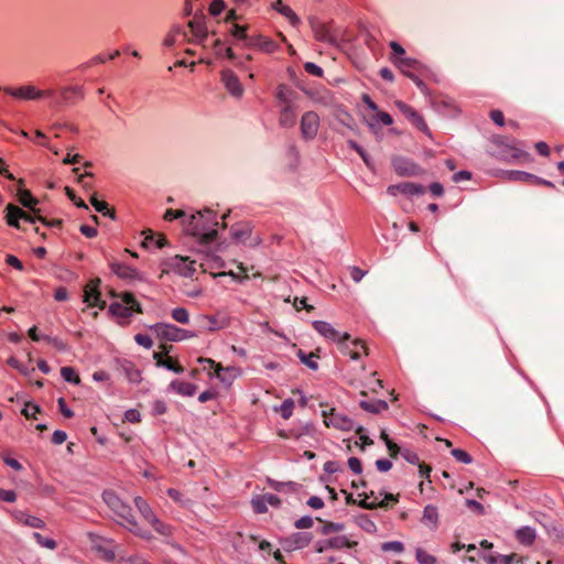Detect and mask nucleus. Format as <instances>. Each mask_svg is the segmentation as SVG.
Returning <instances> with one entry per match:
<instances>
[{
    "mask_svg": "<svg viewBox=\"0 0 564 564\" xmlns=\"http://www.w3.org/2000/svg\"><path fill=\"white\" fill-rule=\"evenodd\" d=\"M217 214L210 209L192 215L186 227L188 235L196 237L203 243H210L217 238Z\"/></svg>",
    "mask_w": 564,
    "mask_h": 564,
    "instance_id": "nucleus-1",
    "label": "nucleus"
},
{
    "mask_svg": "<svg viewBox=\"0 0 564 564\" xmlns=\"http://www.w3.org/2000/svg\"><path fill=\"white\" fill-rule=\"evenodd\" d=\"M102 500L122 520L120 522L123 527H126L131 533L134 535L142 538L144 540H150V532L140 528L134 516L132 514V509L130 506L124 503L116 492L111 490H106L102 494Z\"/></svg>",
    "mask_w": 564,
    "mask_h": 564,
    "instance_id": "nucleus-2",
    "label": "nucleus"
},
{
    "mask_svg": "<svg viewBox=\"0 0 564 564\" xmlns=\"http://www.w3.org/2000/svg\"><path fill=\"white\" fill-rule=\"evenodd\" d=\"M112 296H117L113 292ZM120 302H112L109 305L108 312L117 318L118 323L122 326L130 324V318L133 313H142L141 304L135 300L132 293L124 292L118 295Z\"/></svg>",
    "mask_w": 564,
    "mask_h": 564,
    "instance_id": "nucleus-3",
    "label": "nucleus"
},
{
    "mask_svg": "<svg viewBox=\"0 0 564 564\" xmlns=\"http://www.w3.org/2000/svg\"><path fill=\"white\" fill-rule=\"evenodd\" d=\"M0 91L12 97L18 101H37L55 96L54 88L41 89L34 84H24L21 86H0Z\"/></svg>",
    "mask_w": 564,
    "mask_h": 564,
    "instance_id": "nucleus-4",
    "label": "nucleus"
},
{
    "mask_svg": "<svg viewBox=\"0 0 564 564\" xmlns=\"http://www.w3.org/2000/svg\"><path fill=\"white\" fill-rule=\"evenodd\" d=\"M85 98V90L82 85L62 86L55 89V96L48 97L50 105L54 108L75 106Z\"/></svg>",
    "mask_w": 564,
    "mask_h": 564,
    "instance_id": "nucleus-5",
    "label": "nucleus"
},
{
    "mask_svg": "<svg viewBox=\"0 0 564 564\" xmlns=\"http://www.w3.org/2000/svg\"><path fill=\"white\" fill-rule=\"evenodd\" d=\"M150 329L156 335L159 339L166 341L178 343L197 337L196 332L184 329L170 323H156L150 326Z\"/></svg>",
    "mask_w": 564,
    "mask_h": 564,
    "instance_id": "nucleus-6",
    "label": "nucleus"
},
{
    "mask_svg": "<svg viewBox=\"0 0 564 564\" xmlns=\"http://www.w3.org/2000/svg\"><path fill=\"white\" fill-rule=\"evenodd\" d=\"M134 505L141 517L153 528V530L162 536H171L173 534V527L161 521L147 502L145 499L138 496L134 498Z\"/></svg>",
    "mask_w": 564,
    "mask_h": 564,
    "instance_id": "nucleus-7",
    "label": "nucleus"
},
{
    "mask_svg": "<svg viewBox=\"0 0 564 564\" xmlns=\"http://www.w3.org/2000/svg\"><path fill=\"white\" fill-rule=\"evenodd\" d=\"M324 424L327 427H334L339 431L349 432L354 430V421L343 412H338L335 408H328L322 411Z\"/></svg>",
    "mask_w": 564,
    "mask_h": 564,
    "instance_id": "nucleus-8",
    "label": "nucleus"
},
{
    "mask_svg": "<svg viewBox=\"0 0 564 564\" xmlns=\"http://www.w3.org/2000/svg\"><path fill=\"white\" fill-rule=\"evenodd\" d=\"M202 329L214 333L226 329L231 324L230 316L224 311H217L213 315L204 314L198 317Z\"/></svg>",
    "mask_w": 564,
    "mask_h": 564,
    "instance_id": "nucleus-9",
    "label": "nucleus"
},
{
    "mask_svg": "<svg viewBox=\"0 0 564 564\" xmlns=\"http://www.w3.org/2000/svg\"><path fill=\"white\" fill-rule=\"evenodd\" d=\"M339 350L349 356L352 360H358L361 355H368L366 344L360 339H351L348 333H344L339 341H337Z\"/></svg>",
    "mask_w": 564,
    "mask_h": 564,
    "instance_id": "nucleus-10",
    "label": "nucleus"
},
{
    "mask_svg": "<svg viewBox=\"0 0 564 564\" xmlns=\"http://www.w3.org/2000/svg\"><path fill=\"white\" fill-rule=\"evenodd\" d=\"M100 282L99 278L91 279L84 288L83 301L88 307H98L99 310H104L106 307V301L101 299V293L99 291Z\"/></svg>",
    "mask_w": 564,
    "mask_h": 564,
    "instance_id": "nucleus-11",
    "label": "nucleus"
},
{
    "mask_svg": "<svg viewBox=\"0 0 564 564\" xmlns=\"http://www.w3.org/2000/svg\"><path fill=\"white\" fill-rule=\"evenodd\" d=\"M319 129V116L315 111H306L300 121L301 135L304 140H314Z\"/></svg>",
    "mask_w": 564,
    "mask_h": 564,
    "instance_id": "nucleus-12",
    "label": "nucleus"
},
{
    "mask_svg": "<svg viewBox=\"0 0 564 564\" xmlns=\"http://www.w3.org/2000/svg\"><path fill=\"white\" fill-rule=\"evenodd\" d=\"M310 24L316 41L329 45L337 44L338 36L332 31L330 25L323 23L316 19H311Z\"/></svg>",
    "mask_w": 564,
    "mask_h": 564,
    "instance_id": "nucleus-13",
    "label": "nucleus"
},
{
    "mask_svg": "<svg viewBox=\"0 0 564 564\" xmlns=\"http://www.w3.org/2000/svg\"><path fill=\"white\" fill-rule=\"evenodd\" d=\"M39 216L40 215L37 213H34V215H30L13 204H8L7 206V223L9 226L14 227L17 229L20 228L19 220L22 219L26 223L35 224L36 221H39Z\"/></svg>",
    "mask_w": 564,
    "mask_h": 564,
    "instance_id": "nucleus-14",
    "label": "nucleus"
},
{
    "mask_svg": "<svg viewBox=\"0 0 564 564\" xmlns=\"http://www.w3.org/2000/svg\"><path fill=\"white\" fill-rule=\"evenodd\" d=\"M395 173L400 176H417L423 170L415 162L405 158H395L392 161Z\"/></svg>",
    "mask_w": 564,
    "mask_h": 564,
    "instance_id": "nucleus-15",
    "label": "nucleus"
},
{
    "mask_svg": "<svg viewBox=\"0 0 564 564\" xmlns=\"http://www.w3.org/2000/svg\"><path fill=\"white\" fill-rule=\"evenodd\" d=\"M352 543L345 535H337L326 540H322L316 542L315 550L318 553H323L327 550H341V549H350Z\"/></svg>",
    "mask_w": 564,
    "mask_h": 564,
    "instance_id": "nucleus-16",
    "label": "nucleus"
},
{
    "mask_svg": "<svg viewBox=\"0 0 564 564\" xmlns=\"http://www.w3.org/2000/svg\"><path fill=\"white\" fill-rule=\"evenodd\" d=\"M312 541V533L310 532H295L290 536L285 538L282 542V546L285 551L300 550L307 546Z\"/></svg>",
    "mask_w": 564,
    "mask_h": 564,
    "instance_id": "nucleus-17",
    "label": "nucleus"
},
{
    "mask_svg": "<svg viewBox=\"0 0 564 564\" xmlns=\"http://www.w3.org/2000/svg\"><path fill=\"white\" fill-rule=\"evenodd\" d=\"M387 193L389 195L395 196L398 193H401L405 196H415L424 193V187L421 184L412 183V182H402L399 184H393L388 186Z\"/></svg>",
    "mask_w": 564,
    "mask_h": 564,
    "instance_id": "nucleus-18",
    "label": "nucleus"
},
{
    "mask_svg": "<svg viewBox=\"0 0 564 564\" xmlns=\"http://www.w3.org/2000/svg\"><path fill=\"white\" fill-rule=\"evenodd\" d=\"M221 82L226 89L235 97H241L243 94L242 85L237 75L231 69L221 72Z\"/></svg>",
    "mask_w": 564,
    "mask_h": 564,
    "instance_id": "nucleus-19",
    "label": "nucleus"
},
{
    "mask_svg": "<svg viewBox=\"0 0 564 564\" xmlns=\"http://www.w3.org/2000/svg\"><path fill=\"white\" fill-rule=\"evenodd\" d=\"M249 47L258 48L267 54L274 53L279 50L278 43H275L272 39L261 34L250 37Z\"/></svg>",
    "mask_w": 564,
    "mask_h": 564,
    "instance_id": "nucleus-20",
    "label": "nucleus"
},
{
    "mask_svg": "<svg viewBox=\"0 0 564 564\" xmlns=\"http://www.w3.org/2000/svg\"><path fill=\"white\" fill-rule=\"evenodd\" d=\"M313 328L325 339L334 343L339 341L343 336V334L335 329L332 324L325 321H314Z\"/></svg>",
    "mask_w": 564,
    "mask_h": 564,
    "instance_id": "nucleus-21",
    "label": "nucleus"
},
{
    "mask_svg": "<svg viewBox=\"0 0 564 564\" xmlns=\"http://www.w3.org/2000/svg\"><path fill=\"white\" fill-rule=\"evenodd\" d=\"M110 269L118 278L122 280H140V273L135 268H132L122 262H111Z\"/></svg>",
    "mask_w": 564,
    "mask_h": 564,
    "instance_id": "nucleus-22",
    "label": "nucleus"
},
{
    "mask_svg": "<svg viewBox=\"0 0 564 564\" xmlns=\"http://www.w3.org/2000/svg\"><path fill=\"white\" fill-rule=\"evenodd\" d=\"M18 185H19V188H18L17 196H18L19 202L24 207L29 208L31 212L39 213V209L35 208L39 200L32 195V193L29 189L23 188L24 181L22 178H20L18 181Z\"/></svg>",
    "mask_w": 564,
    "mask_h": 564,
    "instance_id": "nucleus-23",
    "label": "nucleus"
},
{
    "mask_svg": "<svg viewBox=\"0 0 564 564\" xmlns=\"http://www.w3.org/2000/svg\"><path fill=\"white\" fill-rule=\"evenodd\" d=\"M406 77H411L421 67V63L412 57L404 56L401 59H394L393 64Z\"/></svg>",
    "mask_w": 564,
    "mask_h": 564,
    "instance_id": "nucleus-24",
    "label": "nucleus"
},
{
    "mask_svg": "<svg viewBox=\"0 0 564 564\" xmlns=\"http://www.w3.org/2000/svg\"><path fill=\"white\" fill-rule=\"evenodd\" d=\"M279 123L283 128H293L296 123L294 104L280 106Z\"/></svg>",
    "mask_w": 564,
    "mask_h": 564,
    "instance_id": "nucleus-25",
    "label": "nucleus"
},
{
    "mask_svg": "<svg viewBox=\"0 0 564 564\" xmlns=\"http://www.w3.org/2000/svg\"><path fill=\"white\" fill-rule=\"evenodd\" d=\"M421 522L432 530H436L440 522L438 509L434 505H426L423 510Z\"/></svg>",
    "mask_w": 564,
    "mask_h": 564,
    "instance_id": "nucleus-26",
    "label": "nucleus"
},
{
    "mask_svg": "<svg viewBox=\"0 0 564 564\" xmlns=\"http://www.w3.org/2000/svg\"><path fill=\"white\" fill-rule=\"evenodd\" d=\"M272 9L285 17L292 26L297 28L301 24V20L297 14L291 7L284 4L282 0H275L272 3Z\"/></svg>",
    "mask_w": 564,
    "mask_h": 564,
    "instance_id": "nucleus-27",
    "label": "nucleus"
},
{
    "mask_svg": "<svg viewBox=\"0 0 564 564\" xmlns=\"http://www.w3.org/2000/svg\"><path fill=\"white\" fill-rule=\"evenodd\" d=\"M169 389L183 397H193L197 391V386L183 380H173Z\"/></svg>",
    "mask_w": 564,
    "mask_h": 564,
    "instance_id": "nucleus-28",
    "label": "nucleus"
},
{
    "mask_svg": "<svg viewBox=\"0 0 564 564\" xmlns=\"http://www.w3.org/2000/svg\"><path fill=\"white\" fill-rule=\"evenodd\" d=\"M296 93L285 84H280L275 90V98L280 106L294 104Z\"/></svg>",
    "mask_w": 564,
    "mask_h": 564,
    "instance_id": "nucleus-29",
    "label": "nucleus"
},
{
    "mask_svg": "<svg viewBox=\"0 0 564 564\" xmlns=\"http://www.w3.org/2000/svg\"><path fill=\"white\" fill-rule=\"evenodd\" d=\"M188 28L197 43H202L207 39V28L204 21L195 19L191 20L188 22Z\"/></svg>",
    "mask_w": 564,
    "mask_h": 564,
    "instance_id": "nucleus-30",
    "label": "nucleus"
},
{
    "mask_svg": "<svg viewBox=\"0 0 564 564\" xmlns=\"http://www.w3.org/2000/svg\"><path fill=\"white\" fill-rule=\"evenodd\" d=\"M15 519L18 520V522H20L26 527H30V528H34V529L45 528V522L41 518L28 514L22 511L17 512Z\"/></svg>",
    "mask_w": 564,
    "mask_h": 564,
    "instance_id": "nucleus-31",
    "label": "nucleus"
},
{
    "mask_svg": "<svg viewBox=\"0 0 564 564\" xmlns=\"http://www.w3.org/2000/svg\"><path fill=\"white\" fill-rule=\"evenodd\" d=\"M358 506L367 510H373L378 507H387V503L384 500H380L373 491H370V494H365V498L358 502Z\"/></svg>",
    "mask_w": 564,
    "mask_h": 564,
    "instance_id": "nucleus-32",
    "label": "nucleus"
},
{
    "mask_svg": "<svg viewBox=\"0 0 564 564\" xmlns=\"http://www.w3.org/2000/svg\"><path fill=\"white\" fill-rule=\"evenodd\" d=\"M359 405L362 410L370 412V413H375V414L381 413V412L388 410V408H389L388 403L384 400H371V401L361 400L359 402Z\"/></svg>",
    "mask_w": 564,
    "mask_h": 564,
    "instance_id": "nucleus-33",
    "label": "nucleus"
},
{
    "mask_svg": "<svg viewBox=\"0 0 564 564\" xmlns=\"http://www.w3.org/2000/svg\"><path fill=\"white\" fill-rule=\"evenodd\" d=\"M535 530L531 527H521L516 531L517 540L523 545H531L535 541Z\"/></svg>",
    "mask_w": 564,
    "mask_h": 564,
    "instance_id": "nucleus-34",
    "label": "nucleus"
},
{
    "mask_svg": "<svg viewBox=\"0 0 564 564\" xmlns=\"http://www.w3.org/2000/svg\"><path fill=\"white\" fill-rule=\"evenodd\" d=\"M506 178L511 182H521L525 184H533V180L536 178V175L524 171H507L505 172Z\"/></svg>",
    "mask_w": 564,
    "mask_h": 564,
    "instance_id": "nucleus-35",
    "label": "nucleus"
},
{
    "mask_svg": "<svg viewBox=\"0 0 564 564\" xmlns=\"http://www.w3.org/2000/svg\"><path fill=\"white\" fill-rule=\"evenodd\" d=\"M231 236L238 242H246L251 235V227L249 224H237L231 227Z\"/></svg>",
    "mask_w": 564,
    "mask_h": 564,
    "instance_id": "nucleus-36",
    "label": "nucleus"
},
{
    "mask_svg": "<svg viewBox=\"0 0 564 564\" xmlns=\"http://www.w3.org/2000/svg\"><path fill=\"white\" fill-rule=\"evenodd\" d=\"M305 94L312 99L315 104H319L323 106H327L330 102L329 91L326 89H307Z\"/></svg>",
    "mask_w": 564,
    "mask_h": 564,
    "instance_id": "nucleus-37",
    "label": "nucleus"
},
{
    "mask_svg": "<svg viewBox=\"0 0 564 564\" xmlns=\"http://www.w3.org/2000/svg\"><path fill=\"white\" fill-rule=\"evenodd\" d=\"M248 26L232 23L230 28V34L238 41H243L245 45L249 47V40L251 36L248 35Z\"/></svg>",
    "mask_w": 564,
    "mask_h": 564,
    "instance_id": "nucleus-38",
    "label": "nucleus"
},
{
    "mask_svg": "<svg viewBox=\"0 0 564 564\" xmlns=\"http://www.w3.org/2000/svg\"><path fill=\"white\" fill-rule=\"evenodd\" d=\"M297 357L301 360V362L304 364L305 366H307L310 369H312V370L318 369L317 359L319 357L317 354H315V352L306 354L305 351L300 349L297 351Z\"/></svg>",
    "mask_w": 564,
    "mask_h": 564,
    "instance_id": "nucleus-39",
    "label": "nucleus"
},
{
    "mask_svg": "<svg viewBox=\"0 0 564 564\" xmlns=\"http://www.w3.org/2000/svg\"><path fill=\"white\" fill-rule=\"evenodd\" d=\"M90 203L98 213H101L104 216H109L110 218L115 219V210L109 208L107 202L99 200L97 196L94 194L90 197Z\"/></svg>",
    "mask_w": 564,
    "mask_h": 564,
    "instance_id": "nucleus-40",
    "label": "nucleus"
},
{
    "mask_svg": "<svg viewBox=\"0 0 564 564\" xmlns=\"http://www.w3.org/2000/svg\"><path fill=\"white\" fill-rule=\"evenodd\" d=\"M397 107L400 111L413 122H424L423 118L409 105L403 101H398Z\"/></svg>",
    "mask_w": 564,
    "mask_h": 564,
    "instance_id": "nucleus-41",
    "label": "nucleus"
},
{
    "mask_svg": "<svg viewBox=\"0 0 564 564\" xmlns=\"http://www.w3.org/2000/svg\"><path fill=\"white\" fill-rule=\"evenodd\" d=\"M234 371H235V368H232V367L225 368L223 366H217V369L214 372V375L223 383L230 384L234 379V377L231 375Z\"/></svg>",
    "mask_w": 564,
    "mask_h": 564,
    "instance_id": "nucleus-42",
    "label": "nucleus"
},
{
    "mask_svg": "<svg viewBox=\"0 0 564 564\" xmlns=\"http://www.w3.org/2000/svg\"><path fill=\"white\" fill-rule=\"evenodd\" d=\"M126 378L131 383H139L142 380L141 371L137 369L131 362H128L127 366L123 367Z\"/></svg>",
    "mask_w": 564,
    "mask_h": 564,
    "instance_id": "nucleus-43",
    "label": "nucleus"
},
{
    "mask_svg": "<svg viewBox=\"0 0 564 564\" xmlns=\"http://www.w3.org/2000/svg\"><path fill=\"white\" fill-rule=\"evenodd\" d=\"M171 317L183 325L189 323V313L185 307H175L171 311Z\"/></svg>",
    "mask_w": 564,
    "mask_h": 564,
    "instance_id": "nucleus-44",
    "label": "nucleus"
},
{
    "mask_svg": "<svg viewBox=\"0 0 564 564\" xmlns=\"http://www.w3.org/2000/svg\"><path fill=\"white\" fill-rule=\"evenodd\" d=\"M61 376L66 382L74 384H79L80 382V378L73 367H62Z\"/></svg>",
    "mask_w": 564,
    "mask_h": 564,
    "instance_id": "nucleus-45",
    "label": "nucleus"
},
{
    "mask_svg": "<svg viewBox=\"0 0 564 564\" xmlns=\"http://www.w3.org/2000/svg\"><path fill=\"white\" fill-rule=\"evenodd\" d=\"M32 536L41 547L48 550H55L57 547V543L54 539L43 536L39 532H33Z\"/></svg>",
    "mask_w": 564,
    "mask_h": 564,
    "instance_id": "nucleus-46",
    "label": "nucleus"
},
{
    "mask_svg": "<svg viewBox=\"0 0 564 564\" xmlns=\"http://www.w3.org/2000/svg\"><path fill=\"white\" fill-rule=\"evenodd\" d=\"M516 557L517 554L514 553L509 555L497 554L488 556L486 561L488 564H513Z\"/></svg>",
    "mask_w": 564,
    "mask_h": 564,
    "instance_id": "nucleus-47",
    "label": "nucleus"
},
{
    "mask_svg": "<svg viewBox=\"0 0 564 564\" xmlns=\"http://www.w3.org/2000/svg\"><path fill=\"white\" fill-rule=\"evenodd\" d=\"M373 122L382 123L383 126L388 127L393 123V119H392L391 115H389L388 112L377 111L376 116H373L371 118V121L369 122L370 128L375 127Z\"/></svg>",
    "mask_w": 564,
    "mask_h": 564,
    "instance_id": "nucleus-48",
    "label": "nucleus"
},
{
    "mask_svg": "<svg viewBox=\"0 0 564 564\" xmlns=\"http://www.w3.org/2000/svg\"><path fill=\"white\" fill-rule=\"evenodd\" d=\"M160 368L167 369L170 371H173L175 373H183L184 367L181 366L176 360L171 358L169 355L166 356L165 360L160 362Z\"/></svg>",
    "mask_w": 564,
    "mask_h": 564,
    "instance_id": "nucleus-49",
    "label": "nucleus"
},
{
    "mask_svg": "<svg viewBox=\"0 0 564 564\" xmlns=\"http://www.w3.org/2000/svg\"><path fill=\"white\" fill-rule=\"evenodd\" d=\"M391 48V55L389 57L390 62L394 64V59H401L405 56V50L402 47V45L395 41H391L389 44Z\"/></svg>",
    "mask_w": 564,
    "mask_h": 564,
    "instance_id": "nucleus-50",
    "label": "nucleus"
},
{
    "mask_svg": "<svg viewBox=\"0 0 564 564\" xmlns=\"http://www.w3.org/2000/svg\"><path fill=\"white\" fill-rule=\"evenodd\" d=\"M166 243V240L164 237L162 236H159V237H154L153 232L150 231L149 235L145 236L144 238V241H143V245L145 247H150L151 245H154L156 248H163Z\"/></svg>",
    "mask_w": 564,
    "mask_h": 564,
    "instance_id": "nucleus-51",
    "label": "nucleus"
},
{
    "mask_svg": "<svg viewBox=\"0 0 564 564\" xmlns=\"http://www.w3.org/2000/svg\"><path fill=\"white\" fill-rule=\"evenodd\" d=\"M252 509L256 513H264L268 511L267 501H264V496H257L251 500Z\"/></svg>",
    "mask_w": 564,
    "mask_h": 564,
    "instance_id": "nucleus-52",
    "label": "nucleus"
},
{
    "mask_svg": "<svg viewBox=\"0 0 564 564\" xmlns=\"http://www.w3.org/2000/svg\"><path fill=\"white\" fill-rule=\"evenodd\" d=\"M415 557L420 564H436V558L423 549L416 550Z\"/></svg>",
    "mask_w": 564,
    "mask_h": 564,
    "instance_id": "nucleus-53",
    "label": "nucleus"
},
{
    "mask_svg": "<svg viewBox=\"0 0 564 564\" xmlns=\"http://www.w3.org/2000/svg\"><path fill=\"white\" fill-rule=\"evenodd\" d=\"M37 413H40V406L32 402H26L22 409V414L26 419H36Z\"/></svg>",
    "mask_w": 564,
    "mask_h": 564,
    "instance_id": "nucleus-54",
    "label": "nucleus"
},
{
    "mask_svg": "<svg viewBox=\"0 0 564 564\" xmlns=\"http://www.w3.org/2000/svg\"><path fill=\"white\" fill-rule=\"evenodd\" d=\"M453 457L463 464H470L473 462V457L464 449L455 448L452 451Z\"/></svg>",
    "mask_w": 564,
    "mask_h": 564,
    "instance_id": "nucleus-55",
    "label": "nucleus"
},
{
    "mask_svg": "<svg viewBox=\"0 0 564 564\" xmlns=\"http://www.w3.org/2000/svg\"><path fill=\"white\" fill-rule=\"evenodd\" d=\"M345 525L338 522H325L321 529L322 534H329L332 532L343 531Z\"/></svg>",
    "mask_w": 564,
    "mask_h": 564,
    "instance_id": "nucleus-56",
    "label": "nucleus"
},
{
    "mask_svg": "<svg viewBox=\"0 0 564 564\" xmlns=\"http://www.w3.org/2000/svg\"><path fill=\"white\" fill-rule=\"evenodd\" d=\"M226 8V3L224 0H213L209 6V13L212 15H219Z\"/></svg>",
    "mask_w": 564,
    "mask_h": 564,
    "instance_id": "nucleus-57",
    "label": "nucleus"
},
{
    "mask_svg": "<svg viewBox=\"0 0 564 564\" xmlns=\"http://www.w3.org/2000/svg\"><path fill=\"white\" fill-rule=\"evenodd\" d=\"M134 340L138 345H140L147 349H150L153 346L152 338L147 334H137L134 336Z\"/></svg>",
    "mask_w": 564,
    "mask_h": 564,
    "instance_id": "nucleus-58",
    "label": "nucleus"
},
{
    "mask_svg": "<svg viewBox=\"0 0 564 564\" xmlns=\"http://www.w3.org/2000/svg\"><path fill=\"white\" fill-rule=\"evenodd\" d=\"M167 496L173 501L180 503L181 506H186V503L188 502V499H184L182 492L174 488L167 489Z\"/></svg>",
    "mask_w": 564,
    "mask_h": 564,
    "instance_id": "nucleus-59",
    "label": "nucleus"
},
{
    "mask_svg": "<svg viewBox=\"0 0 564 564\" xmlns=\"http://www.w3.org/2000/svg\"><path fill=\"white\" fill-rule=\"evenodd\" d=\"M197 362L203 366V370L210 371L213 369L214 372L216 371L217 366H221L220 364L216 362L215 360H213L210 358H205V357H199L197 359Z\"/></svg>",
    "mask_w": 564,
    "mask_h": 564,
    "instance_id": "nucleus-60",
    "label": "nucleus"
},
{
    "mask_svg": "<svg viewBox=\"0 0 564 564\" xmlns=\"http://www.w3.org/2000/svg\"><path fill=\"white\" fill-rule=\"evenodd\" d=\"M383 551H393L395 553H401L404 550L403 543L400 541H390L382 544Z\"/></svg>",
    "mask_w": 564,
    "mask_h": 564,
    "instance_id": "nucleus-61",
    "label": "nucleus"
},
{
    "mask_svg": "<svg viewBox=\"0 0 564 564\" xmlns=\"http://www.w3.org/2000/svg\"><path fill=\"white\" fill-rule=\"evenodd\" d=\"M401 456L410 464L412 465H419L420 464V458H419V455L411 451V449H403L401 452Z\"/></svg>",
    "mask_w": 564,
    "mask_h": 564,
    "instance_id": "nucleus-62",
    "label": "nucleus"
},
{
    "mask_svg": "<svg viewBox=\"0 0 564 564\" xmlns=\"http://www.w3.org/2000/svg\"><path fill=\"white\" fill-rule=\"evenodd\" d=\"M304 69L307 74L321 77L323 75V69L318 65L312 62H307L304 64Z\"/></svg>",
    "mask_w": 564,
    "mask_h": 564,
    "instance_id": "nucleus-63",
    "label": "nucleus"
},
{
    "mask_svg": "<svg viewBox=\"0 0 564 564\" xmlns=\"http://www.w3.org/2000/svg\"><path fill=\"white\" fill-rule=\"evenodd\" d=\"M294 402L291 399L284 400L281 405V415L284 419H289L293 412Z\"/></svg>",
    "mask_w": 564,
    "mask_h": 564,
    "instance_id": "nucleus-64",
    "label": "nucleus"
}]
</instances>
